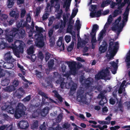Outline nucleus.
<instances>
[{
    "label": "nucleus",
    "instance_id": "obj_1",
    "mask_svg": "<svg viewBox=\"0 0 130 130\" xmlns=\"http://www.w3.org/2000/svg\"><path fill=\"white\" fill-rule=\"evenodd\" d=\"M2 109L3 110L7 111L9 113L11 114H13L14 113L15 117L18 119L25 114V111L26 108L23 104L19 103L16 108L15 110L11 105H7L6 104L3 106L2 107Z\"/></svg>",
    "mask_w": 130,
    "mask_h": 130
},
{
    "label": "nucleus",
    "instance_id": "obj_2",
    "mask_svg": "<svg viewBox=\"0 0 130 130\" xmlns=\"http://www.w3.org/2000/svg\"><path fill=\"white\" fill-rule=\"evenodd\" d=\"M109 41L108 50L109 54L107 53L106 56L107 59L110 60L113 58L115 54L117 52L119 47V43L118 42H115V45L113 46L114 39L111 38Z\"/></svg>",
    "mask_w": 130,
    "mask_h": 130
},
{
    "label": "nucleus",
    "instance_id": "obj_3",
    "mask_svg": "<svg viewBox=\"0 0 130 130\" xmlns=\"http://www.w3.org/2000/svg\"><path fill=\"white\" fill-rule=\"evenodd\" d=\"M19 44L18 46L16 45V44L17 43V42H15V46H10L11 48L13 50V52L14 54L17 57H19L20 53H23L24 52V43L22 41L19 40Z\"/></svg>",
    "mask_w": 130,
    "mask_h": 130
},
{
    "label": "nucleus",
    "instance_id": "obj_4",
    "mask_svg": "<svg viewBox=\"0 0 130 130\" xmlns=\"http://www.w3.org/2000/svg\"><path fill=\"white\" fill-rule=\"evenodd\" d=\"M17 30L16 28H13L11 30L7 29L5 30V36L6 41L9 43L12 42L13 38H15V31Z\"/></svg>",
    "mask_w": 130,
    "mask_h": 130
},
{
    "label": "nucleus",
    "instance_id": "obj_5",
    "mask_svg": "<svg viewBox=\"0 0 130 130\" xmlns=\"http://www.w3.org/2000/svg\"><path fill=\"white\" fill-rule=\"evenodd\" d=\"M95 78L96 80H98L100 79H104L105 80H110V77L108 74H107L103 71H100L95 75Z\"/></svg>",
    "mask_w": 130,
    "mask_h": 130
},
{
    "label": "nucleus",
    "instance_id": "obj_6",
    "mask_svg": "<svg viewBox=\"0 0 130 130\" xmlns=\"http://www.w3.org/2000/svg\"><path fill=\"white\" fill-rule=\"evenodd\" d=\"M5 60L8 63V65L10 64L11 67H7L6 66L5 68L10 69L13 67L14 65L12 63L15 60L12 58V56L11 55L9 52L6 53L4 56Z\"/></svg>",
    "mask_w": 130,
    "mask_h": 130
},
{
    "label": "nucleus",
    "instance_id": "obj_7",
    "mask_svg": "<svg viewBox=\"0 0 130 130\" xmlns=\"http://www.w3.org/2000/svg\"><path fill=\"white\" fill-rule=\"evenodd\" d=\"M17 30L15 31V38L18 39H22L25 37L26 36V33L24 29H19L17 28Z\"/></svg>",
    "mask_w": 130,
    "mask_h": 130
},
{
    "label": "nucleus",
    "instance_id": "obj_8",
    "mask_svg": "<svg viewBox=\"0 0 130 130\" xmlns=\"http://www.w3.org/2000/svg\"><path fill=\"white\" fill-rule=\"evenodd\" d=\"M36 39L35 43L36 46L39 48H41L44 46L45 43L44 41L43 36H37Z\"/></svg>",
    "mask_w": 130,
    "mask_h": 130
},
{
    "label": "nucleus",
    "instance_id": "obj_9",
    "mask_svg": "<svg viewBox=\"0 0 130 130\" xmlns=\"http://www.w3.org/2000/svg\"><path fill=\"white\" fill-rule=\"evenodd\" d=\"M116 2H114L113 1H111V3L110 5V7L112 8H114L115 6L117 5L118 7L122 6H125L127 3L129 1H123L122 2V1H116Z\"/></svg>",
    "mask_w": 130,
    "mask_h": 130
},
{
    "label": "nucleus",
    "instance_id": "obj_10",
    "mask_svg": "<svg viewBox=\"0 0 130 130\" xmlns=\"http://www.w3.org/2000/svg\"><path fill=\"white\" fill-rule=\"evenodd\" d=\"M67 64L70 68L71 72L74 74H75L76 72V63L75 61H67Z\"/></svg>",
    "mask_w": 130,
    "mask_h": 130
},
{
    "label": "nucleus",
    "instance_id": "obj_11",
    "mask_svg": "<svg viewBox=\"0 0 130 130\" xmlns=\"http://www.w3.org/2000/svg\"><path fill=\"white\" fill-rule=\"evenodd\" d=\"M17 125L18 127L20 128L26 129L28 128L29 124L27 121L22 120L20 121L18 123Z\"/></svg>",
    "mask_w": 130,
    "mask_h": 130
},
{
    "label": "nucleus",
    "instance_id": "obj_12",
    "mask_svg": "<svg viewBox=\"0 0 130 130\" xmlns=\"http://www.w3.org/2000/svg\"><path fill=\"white\" fill-rule=\"evenodd\" d=\"M109 63L111 65L109 67V69H110L113 74H115L117 73L118 68L117 63L114 61H111L109 62Z\"/></svg>",
    "mask_w": 130,
    "mask_h": 130
},
{
    "label": "nucleus",
    "instance_id": "obj_13",
    "mask_svg": "<svg viewBox=\"0 0 130 130\" xmlns=\"http://www.w3.org/2000/svg\"><path fill=\"white\" fill-rule=\"evenodd\" d=\"M108 44L106 42L103 43V44L99 47V50L101 53L105 52L107 50Z\"/></svg>",
    "mask_w": 130,
    "mask_h": 130
},
{
    "label": "nucleus",
    "instance_id": "obj_14",
    "mask_svg": "<svg viewBox=\"0 0 130 130\" xmlns=\"http://www.w3.org/2000/svg\"><path fill=\"white\" fill-rule=\"evenodd\" d=\"M36 30L37 31L36 34L35 35V37L43 36V35L41 33L43 32L44 30L43 29V28L41 27H39L37 26H35Z\"/></svg>",
    "mask_w": 130,
    "mask_h": 130
},
{
    "label": "nucleus",
    "instance_id": "obj_15",
    "mask_svg": "<svg viewBox=\"0 0 130 130\" xmlns=\"http://www.w3.org/2000/svg\"><path fill=\"white\" fill-rule=\"evenodd\" d=\"M57 46L59 48L60 51H63L64 50V45L62 39L59 38L57 42Z\"/></svg>",
    "mask_w": 130,
    "mask_h": 130
},
{
    "label": "nucleus",
    "instance_id": "obj_16",
    "mask_svg": "<svg viewBox=\"0 0 130 130\" xmlns=\"http://www.w3.org/2000/svg\"><path fill=\"white\" fill-rule=\"evenodd\" d=\"M17 27L18 29L21 27L22 28L24 27H26L27 25V23L26 22H24V20H21L20 21H18L17 22Z\"/></svg>",
    "mask_w": 130,
    "mask_h": 130
},
{
    "label": "nucleus",
    "instance_id": "obj_17",
    "mask_svg": "<svg viewBox=\"0 0 130 130\" xmlns=\"http://www.w3.org/2000/svg\"><path fill=\"white\" fill-rule=\"evenodd\" d=\"M97 98L98 99H101V100L99 101V105H103L104 103H103V104H101V102L102 101V100H104V103L105 102H107V98L105 97L104 95V94L102 93H101L100 94H99L98 95V96L97 97Z\"/></svg>",
    "mask_w": 130,
    "mask_h": 130
},
{
    "label": "nucleus",
    "instance_id": "obj_18",
    "mask_svg": "<svg viewBox=\"0 0 130 130\" xmlns=\"http://www.w3.org/2000/svg\"><path fill=\"white\" fill-rule=\"evenodd\" d=\"M125 6H120L118 7L117 9L115 10L113 12V17H115L122 13V11L123 10L122 8Z\"/></svg>",
    "mask_w": 130,
    "mask_h": 130
},
{
    "label": "nucleus",
    "instance_id": "obj_19",
    "mask_svg": "<svg viewBox=\"0 0 130 130\" xmlns=\"http://www.w3.org/2000/svg\"><path fill=\"white\" fill-rule=\"evenodd\" d=\"M38 94L41 96L42 97H44L46 99H48V100L50 103H55L56 102L51 98H49L47 96V94L45 93L44 92L40 91L38 92Z\"/></svg>",
    "mask_w": 130,
    "mask_h": 130
},
{
    "label": "nucleus",
    "instance_id": "obj_20",
    "mask_svg": "<svg viewBox=\"0 0 130 130\" xmlns=\"http://www.w3.org/2000/svg\"><path fill=\"white\" fill-rule=\"evenodd\" d=\"M16 95L18 98H20L25 93V91L21 87L19 88L16 91Z\"/></svg>",
    "mask_w": 130,
    "mask_h": 130
},
{
    "label": "nucleus",
    "instance_id": "obj_21",
    "mask_svg": "<svg viewBox=\"0 0 130 130\" xmlns=\"http://www.w3.org/2000/svg\"><path fill=\"white\" fill-rule=\"evenodd\" d=\"M90 78L86 79L83 85L85 88L87 89L90 87L92 84V81L90 80Z\"/></svg>",
    "mask_w": 130,
    "mask_h": 130
},
{
    "label": "nucleus",
    "instance_id": "obj_22",
    "mask_svg": "<svg viewBox=\"0 0 130 130\" xmlns=\"http://www.w3.org/2000/svg\"><path fill=\"white\" fill-rule=\"evenodd\" d=\"M9 15L11 17L14 18L15 20H17L19 16V14L17 11L13 10L10 12Z\"/></svg>",
    "mask_w": 130,
    "mask_h": 130
},
{
    "label": "nucleus",
    "instance_id": "obj_23",
    "mask_svg": "<svg viewBox=\"0 0 130 130\" xmlns=\"http://www.w3.org/2000/svg\"><path fill=\"white\" fill-rule=\"evenodd\" d=\"M50 110V108L47 107H46L44 108L41 111L40 114L42 116L45 117L47 114Z\"/></svg>",
    "mask_w": 130,
    "mask_h": 130
},
{
    "label": "nucleus",
    "instance_id": "obj_24",
    "mask_svg": "<svg viewBox=\"0 0 130 130\" xmlns=\"http://www.w3.org/2000/svg\"><path fill=\"white\" fill-rule=\"evenodd\" d=\"M10 82V79L9 77H6L4 79H2L1 84L3 86H8Z\"/></svg>",
    "mask_w": 130,
    "mask_h": 130
},
{
    "label": "nucleus",
    "instance_id": "obj_25",
    "mask_svg": "<svg viewBox=\"0 0 130 130\" xmlns=\"http://www.w3.org/2000/svg\"><path fill=\"white\" fill-rule=\"evenodd\" d=\"M59 1H50V2L52 4L53 3L55 2H56L54 7L55 8V11L56 12H58L59 11L60 5L59 3Z\"/></svg>",
    "mask_w": 130,
    "mask_h": 130
},
{
    "label": "nucleus",
    "instance_id": "obj_26",
    "mask_svg": "<svg viewBox=\"0 0 130 130\" xmlns=\"http://www.w3.org/2000/svg\"><path fill=\"white\" fill-rule=\"evenodd\" d=\"M99 29V26L97 24H94L92 28L91 32L90 34H96L97 31Z\"/></svg>",
    "mask_w": 130,
    "mask_h": 130
},
{
    "label": "nucleus",
    "instance_id": "obj_27",
    "mask_svg": "<svg viewBox=\"0 0 130 130\" xmlns=\"http://www.w3.org/2000/svg\"><path fill=\"white\" fill-rule=\"evenodd\" d=\"M52 92L54 94L55 97L57 98L61 102H62L63 101L62 98L60 95L57 90H53Z\"/></svg>",
    "mask_w": 130,
    "mask_h": 130
},
{
    "label": "nucleus",
    "instance_id": "obj_28",
    "mask_svg": "<svg viewBox=\"0 0 130 130\" xmlns=\"http://www.w3.org/2000/svg\"><path fill=\"white\" fill-rule=\"evenodd\" d=\"M7 43L5 42L3 39L0 38V50L4 49L6 47Z\"/></svg>",
    "mask_w": 130,
    "mask_h": 130
},
{
    "label": "nucleus",
    "instance_id": "obj_29",
    "mask_svg": "<svg viewBox=\"0 0 130 130\" xmlns=\"http://www.w3.org/2000/svg\"><path fill=\"white\" fill-rule=\"evenodd\" d=\"M61 24L60 25V28L58 30L59 32L61 33L62 32L64 28L65 27L66 23L63 22V21L61 20H60Z\"/></svg>",
    "mask_w": 130,
    "mask_h": 130
},
{
    "label": "nucleus",
    "instance_id": "obj_30",
    "mask_svg": "<svg viewBox=\"0 0 130 130\" xmlns=\"http://www.w3.org/2000/svg\"><path fill=\"white\" fill-rule=\"evenodd\" d=\"M77 99L80 101L83 102L85 100V97L83 94V93L79 94L77 95Z\"/></svg>",
    "mask_w": 130,
    "mask_h": 130
},
{
    "label": "nucleus",
    "instance_id": "obj_31",
    "mask_svg": "<svg viewBox=\"0 0 130 130\" xmlns=\"http://www.w3.org/2000/svg\"><path fill=\"white\" fill-rule=\"evenodd\" d=\"M71 20H70L69 22L67 30V32L71 33L73 32L72 29L73 28V26L71 24Z\"/></svg>",
    "mask_w": 130,
    "mask_h": 130
},
{
    "label": "nucleus",
    "instance_id": "obj_32",
    "mask_svg": "<svg viewBox=\"0 0 130 130\" xmlns=\"http://www.w3.org/2000/svg\"><path fill=\"white\" fill-rule=\"evenodd\" d=\"M122 27H119L118 25H116L115 26L112 27H111L112 30L113 31L116 30L117 29H118V32L119 33H120L122 31Z\"/></svg>",
    "mask_w": 130,
    "mask_h": 130
},
{
    "label": "nucleus",
    "instance_id": "obj_33",
    "mask_svg": "<svg viewBox=\"0 0 130 130\" xmlns=\"http://www.w3.org/2000/svg\"><path fill=\"white\" fill-rule=\"evenodd\" d=\"M125 61L127 63L126 66L127 68L129 69L130 68V50L128 55L126 57Z\"/></svg>",
    "mask_w": 130,
    "mask_h": 130
},
{
    "label": "nucleus",
    "instance_id": "obj_34",
    "mask_svg": "<svg viewBox=\"0 0 130 130\" xmlns=\"http://www.w3.org/2000/svg\"><path fill=\"white\" fill-rule=\"evenodd\" d=\"M76 88L77 87L75 84H73L72 85V87L70 88V91L69 92L70 95H72L73 94L74 92L76 90Z\"/></svg>",
    "mask_w": 130,
    "mask_h": 130
},
{
    "label": "nucleus",
    "instance_id": "obj_35",
    "mask_svg": "<svg viewBox=\"0 0 130 130\" xmlns=\"http://www.w3.org/2000/svg\"><path fill=\"white\" fill-rule=\"evenodd\" d=\"M0 11V20L2 21H3L4 22L6 21L8 18V16L5 14H3L1 13V11Z\"/></svg>",
    "mask_w": 130,
    "mask_h": 130
},
{
    "label": "nucleus",
    "instance_id": "obj_36",
    "mask_svg": "<svg viewBox=\"0 0 130 130\" xmlns=\"http://www.w3.org/2000/svg\"><path fill=\"white\" fill-rule=\"evenodd\" d=\"M38 127V122L37 120L35 121L31 125V128L33 129H37Z\"/></svg>",
    "mask_w": 130,
    "mask_h": 130
},
{
    "label": "nucleus",
    "instance_id": "obj_37",
    "mask_svg": "<svg viewBox=\"0 0 130 130\" xmlns=\"http://www.w3.org/2000/svg\"><path fill=\"white\" fill-rule=\"evenodd\" d=\"M112 1H104L102 3L101 5V7L102 8H104L105 6L110 4Z\"/></svg>",
    "mask_w": 130,
    "mask_h": 130
},
{
    "label": "nucleus",
    "instance_id": "obj_38",
    "mask_svg": "<svg viewBox=\"0 0 130 130\" xmlns=\"http://www.w3.org/2000/svg\"><path fill=\"white\" fill-rule=\"evenodd\" d=\"M34 46L33 45H31L27 50L28 54L30 55L33 54L34 52Z\"/></svg>",
    "mask_w": 130,
    "mask_h": 130
},
{
    "label": "nucleus",
    "instance_id": "obj_39",
    "mask_svg": "<svg viewBox=\"0 0 130 130\" xmlns=\"http://www.w3.org/2000/svg\"><path fill=\"white\" fill-rule=\"evenodd\" d=\"M15 89V87L13 85H11L7 87L6 88V90L7 91L9 92H11L14 91Z\"/></svg>",
    "mask_w": 130,
    "mask_h": 130
},
{
    "label": "nucleus",
    "instance_id": "obj_40",
    "mask_svg": "<svg viewBox=\"0 0 130 130\" xmlns=\"http://www.w3.org/2000/svg\"><path fill=\"white\" fill-rule=\"evenodd\" d=\"M50 38L49 41L50 43V46L51 47L53 46L55 44V39L53 37H51Z\"/></svg>",
    "mask_w": 130,
    "mask_h": 130
},
{
    "label": "nucleus",
    "instance_id": "obj_41",
    "mask_svg": "<svg viewBox=\"0 0 130 130\" xmlns=\"http://www.w3.org/2000/svg\"><path fill=\"white\" fill-rule=\"evenodd\" d=\"M91 34H90V36L91 38V43H96L97 41L96 38V35L94 34H92L91 35Z\"/></svg>",
    "mask_w": 130,
    "mask_h": 130
},
{
    "label": "nucleus",
    "instance_id": "obj_42",
    "mask_svg": "<svg viewBox=\"0 0 130 130\" xmlns=\"http://www.w3.org/2000/svg\"><path fill=\"white\" fill-rule=\"evenodd\" d=\"M104 34V32L103 31H101L100 34L99 35V36L98 37V39L97 40L98 41H99V44H100L101 41H102L103 38V36Z\"/></svg>",
    "mask_w": 130,
    "mask_h": 130
},
{
    "label": "nucleus",
    "instance_id": "obj_43",
    "mask_svg": "<svg viewBox=\"0 0 130 130\" xmlns=\"http://www.w3.org/2000/svg\"><path fill=\"white\" fill-rule=\"evenodd\" d=\"M123 20L122 21V25L123 26L125 22H127L128 20V15L124 14L123 15Z\"/></svg>",
    "mask_w": 130,
    "mask_h": 130
},
{
    "label": "nucleus",
    "instance_id": "obj_44",
    "mask_svg": "<svg viewBox=\"0 0 130 130\" xmlns=\"http://www.w3.org/2000/svg\"><path fill=\"white\" fill-rule=\"evenodd\" d=\"M14 1H7V3L8 8H12L13 6Z\"/></svg>",
    "mask_w": 130,
    "mask_h": 130
},
{
    "label": "nucleus",
    "instance_id": "obj_45",
    "mask_svg": "<svg viewBox=\"0 0 130 130\" xmlns=\"http://www.w3.org/2000/svg\"><path fill=\"white\" fill-rule=\"evenodd\" d=\"M112 21V16L111 15H110L107 20V22H107L105 25L104 27L107 25H109L110 24Z\"/></svg>",
    "mask_w": 130,
    "mask_h": 130
},
{
    "label": "nucleus",
    "instance_id": "obj_46",
    "mask_svg": "<svg viewBox=\"0 0 130 130\" xmlns=\"http://www.w3.org/2000/svg\"><path fill=\"white\" fill-rule=\"evenodd\" d=\"M35 73L36 76L37 78L40 79L42 78V76L41 75V72L37 70H35Z\"/></svg>",
    "mask_w": 130,
    "mask_h": 130
},
{
    "label": "nucleus",
    "instance_id": "obj_47",
    "mask_svg": "<svg viewBox=\"0 0 130 130\" xmlns=\"http://www.w3.org/2000/svg\"><path fill=\"white\" fill-rule=\"evenodd\" d=\"M118 108L119 109L120 111L122 112L123 111V107L122 103L120 101L119 102L118 105Z\"/></svg>",
    "mask_w": 130,
    "mask_h": 130
},
{
    "label": "nucleus",
    "instance_id": "obj_48",
    "mask_svg": "<svg viewBox=\"0 0 130 130\" xmlns=\"http://www.w3.org/2000/svg\"><path fill=\"white\" fill-rule=\"evenodd\" d=\"M54 60L53 59H51L48 62V66L49 68L53 67L54 64Z\"/></svg>",
    "mask_w": 130,
    "mask_h": 130
},
{
    "label": "nucleus",
    "instance_id": "obj_49",
    "mask_svg": "<svg viewBox=\"0 0 130 130\" xmlns=\"http://www.w3.org/2000/svg\"><path fill=\"white\" fill-rule=\"evenodd\" d=\"M68 2L67 3H64L63 4V7L64 8L66 7V9H68L69 8L70 5V3L71 1H68Z\"/></svg>",
    "mask_w": 130,
    "mask_h": 130
},
{
    "label": "nucleus",
    "instance_id": "obj_50",
    "mask_svg": "<svg viewBox=\"0 0 130 130\" xmlns=\"http://www.w3.org/2000/svg\"><path fill=\"white\" fill-rule=\"evenodd\" d=\"M49 12H45V13L43 14L42 17V19L43 20H44L47 19L49 15Z\"/></svg>",
    "mask_w": 130,
    "mask_h": 130
},
{
    "label": "nucleus",
    "instance_id": "obj_51",
    "mask_svg": "<svg viewBox=\"0 0 130 130\" xmlns=\"http://www.w3.org/2000/svg\"><path fill=\"white\" fill-rule=\"evenodd\" d=\"M39 114V113L37 110L33 112L32 114V117L34 118H36L38 117Z\"/></svg>",
    "mask_w": 130,
    "mask_h": 130
},
{
    "label": "nucleus",
    "instance_id": "obj_52",
    "mask_svg": "<svg viewBox=\"0 0 130 130\" xmlns=\"http://www.w3.org/2000/svg\"><path fill=\"white\" fill-rule=\"evenodd\" d=\"M76 24L75 27H76L77 31L80 29V21L79 20H77L76 22Z\"/></svg>",
    "mask_w": 130,
    "mask_h": 130
},
{
    "label": "nucleus",
    "instance_id": "obj_53",
    "mask_svg": "<svg viewBox=\"0 0 130 130\" xmlns=\"http://www.w3.org/2000/svg\"><path fill=\"white\" fill-rule=\"evenodd\" d=\"M78 11V8H76L73 10L72 15L71 16V17L72 18H74L76 15Z\"/></svg>",
    "mask_w": 130,
    "mask_h": 130
},
{
    "label": "nucleus",
    "instance_id": "obj_54",
    "mask_svg": "<svg viewBox=\"0 0 130 130\" xmlns=\"http://www.w3.org/2000/svg\"><path fill=\"white\" fill-rule=\"evenodd\" d=\"M26 21L24 22H26L27 23L30 22L31 21V17L30 13L26 15Z\"/></svg>",
    "mask_w": 130,
    "mask_h": 130
},
{
    "label": "nucleus",
    "instance_id": "obj_55",
    "mask_svg": "<svg viewBox=\"0 0 130 130\" xmlns=\"http://www.w3.org/2000/svg\"><path fill=\"white\" fill-rule=\"evenodd\" d=\"M54 19L55 18L53 17H52L51 18H50L48 19L49 22L48 25V26H50L52 25Z\"/></svg>",
    "mask_w": 130,
    "mask_h": 130
},
{
    "label": "nucleus",
    "instance_id": "obj_56",
    "mask_svg": "<svg viewBox=\"0 0 130 130\" xmlns=\"http://www.w3.org/2000/svg\"><path fill=\"white\" fill-rule=\"evenodd\" d=\"M71 37L70 36L66 35L65 36L64 39L66 42L67 43L69 42L71 40Z\"/></svg>",
    "mask_w": 130,
    "mask_h": 130
},
{
    "label": "nucleus",
    "instance_id": "obj_57",
    "mask_svg": "<svg viewBox=\"0 0 130 130\" xmlns=\"http://www.w3.org/2000/svg\"><path fill=\"white\" fill-rule=\"evenodd\" d=\"M19 81L18 80L15 79L13 80V85L15 87H16L19 85Z\"/></svg>",
    "mask_w": 130,
    "mask_h": 130
},
{
    "label": "nucleus",
    "instance_id": "obj_58",
    "mask_svg": "<svg viewBox=\"0 0 130 130\" xmlns=\"http://www.w3.org/2000/svg\"><path fill=\"white\" fill-rule=\"evenodd\" d=\"M50 6V3H47V4L46 7L45 9V12H50L51 11V7L50 8L49 7Z\"/></svg>",
    "mask_w": 130,
    "mask_h": 130
},
{
    "label": "nucleus",
    "instance_id": "obj_59",
    "mask_svg": "<svg viewBox=\"0 0 130 130\" xmlns=\"http://www.w3.org/2000/svg\"><path fill=\"white\" fill-rule=\"evenodd\" d=\"M62 9H60V12H58L56 17V18L58 19H59L61 16L62 13Z\"/></svg>",
    "mask_w": 130,
    "mask_h": 130
},
{
    "label": "nucleus",
    "instance_id": "obj_60",
    "mask_svg": "<svg viewBox=\"0 0 130 130\" xmlns=\"http://www.w3.org/2000/svg\"><path fill=\"white\" fill-rule=\"evenodd\" d=\"M40 130H45L46 128V127L45 124V122H44L40 126Z\"/></svg>",
    "mask_w": 130,
    "mask_h": 130
},
{
    "label": "nucleus",
    "instance_id": "obj_61",
    "mask_svg": "<svg viewBox=\"0 0 130 130\" xmlns=\"http://www.w3.org/2000/svg\"><path fill=\"white\" fill-rule=\"evenodd\" d=\"M31 98V96L30 95H29L27 96H26L24 98L23 100V101L24 102H28L29 101Z\"/></svg>",
    "mask_w": 130,
    "mask_h": 130
},
{
    "label": "nucleus",
    "instance_id": "obj_62",
    "mask_svg": "<svg viewBox=\"0 0 130 130\" xmlns=\"http://www.w3.org/2000/svg\"><path fill=\"white\" fill-rule=\"evenodd\" d=\"M26 12V11L24 9H22L21 13V18H23L24 17Z\"/></svg>",
    "mask_w": 130,
    "mask_h": 130
},
{
    "label": "nucleus",
    "instance_id": "obj_63",
    "mask_svg": "<svg viewBox=\"0 0 130 130\" xmlns=\"http://www.w3.org/2000/svg\"><path fill=\"white\" fill-rule=\"evenodd\" d=\"M96 12V17H100L102 14V10H99L97 12L95 11Z\"/></svg>",
    "mask_w": 130,
    "mask_h": 130
},
{
    "label": "nucleus",
    "instance_id": "obj_64",
    "mask_svg": "<svg viewBox=\"0 0 130 130\" xmlns=\"http://www.w3.org/2000/svg\"><path fill=\"white\" fill-rule=\"evenodd\" d=\"M62 127L66 129L69 128L70 127V125L68 123H65L62 126Z\"/></svg>",
    "mask_w": 130,
    "mask_h": 130
}]
</instances>
